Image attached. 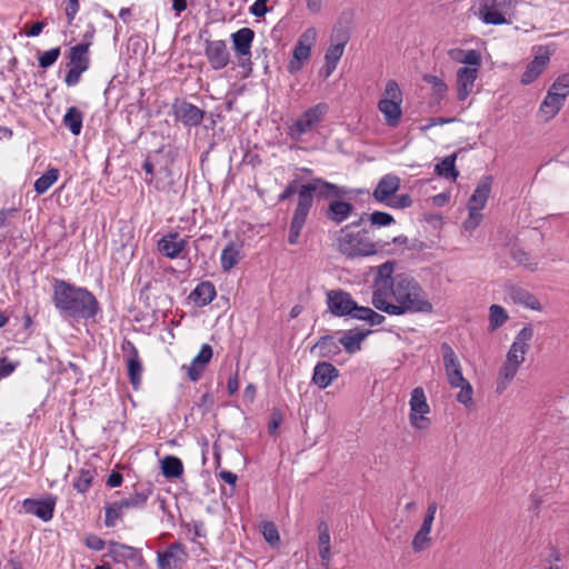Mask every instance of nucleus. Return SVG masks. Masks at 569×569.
I'll return each instance as SVG.
<instances>
[{
    "mask_svg": "<svg viewBox=\"0 0 569 569\" xmlns=\"http://www.w3.org/2000/svg\"><path fill=\"white\" fill-rule=\"evenodd\" d=\"M308 213L306 210L300 208L299 206L296 207L291 223H290V230H289V238L288 241L290 244H296L298 242L300 232L305 226L306 219L308 217Z\"/></svg>",
    "mask_w": 569,
    "mask_h": 569,
    "instance_id": "e433bc0d",
    "label": "nucleus"
},
{
    "mask_svg": "<svg viewBox=\"0 0 569 569\" xmlns=\"http://www.w3.org/2000/svg\"><path fill=\"white\" fill-rule=\"evenodd\" d=\"M328 106L318 103L306 110L300 117L288 126V134L293 140H300L303 134L310 133L322 121Z\"/></svg>",
    "mask_w": 569,
    "mask_h": 569,
    "instance_id": "6e6552de",
    "label": "nucleus"
},
{
    "mask_svg": "<svg viewBox=\"0 0 569 569\" xmlns=\"http://www.w3.org/2000/svg\"><path fill=\"white\" fill-rule=\"evenodd\" d=\"M369 220L375 226L385 227L393 222V217L383 211H375L369 216Z\"/></svg>",
    "mask_w": 569,
    "mask_h": 569,
    "instance_id": "6e6d98bb",
    "label": "nucleus"
},
{
    "mask_svg": "<svg viewBox=\"0 0 569 569\" xmlns=\"http://www.w3.org/2000/svg\"><path fill=\"white\" fill-rule=\"evenodd\" d=\"M63 124L72 134L78 136L82 128V113L76 107H70L63 117Z\"/></svg>",
    "mask_w": 569,
    "mask_h": 569,
    "instance_id": "c03bdc74",
    "label": "nucleus"
},
{
    "mask_svg": "<svg viewBox=\"0 0 569 569\" xmlns=\"http://www.w3.org/2000/svg\"><path fill=\"white\" fill-rule=\"evenodd\" d=\"M79 11V1L78 0H68L66 7V14L69 22H72L76 14Z\"/></svg>",
    "mask_w": 569,
    "mask_h": 569,
    "instance_id": "774afa93",
    "label": "nucleus"
},
{
    "mask_svg": "<svg viewBox=\"0 0 569 569\" xmlns=\"http://www.w3.org/2000/svg\"><path fill=\"white\" fill-rule=\"evenodd\" d=\"M399 189L400 178L396 174H386L379 180L372 197L378 203L386 204Z\"/></svg>",
    "mask_w": 569,
    "mask_h": 569,
    "instance_id": "dca6fc26",
    "label": "nucleus"
},
{
    "mask_svg": "<svg viewBox=\"0 0 569 569\" xmlns=\"http://www.w3.org/2000/svg\"><path fill=\"white\" fill-rule=\"evenodd\" d=\"M318 350V356L321 358L332 359L341 351L340 342L336 341L331 336L321 337L311 349Z\"/></svg>",
    "mask_w": 569,
    "mask_h": 569,
    "instance_id": "2f4dec72",
    "label": "nucleus"
},
{
    "mask_svg": "<svg viewBox=\"0 0 569 569\" xmlns=\"http://www.w3.org/2000/svg\"><path fill=\"white\" fill-rule=\"evenodd\" d=\"M506 0H483L479 9V18L487 24L501 26L507 23V19L499 11Z\"/></svg>",
    "mask_w": 569,
    "mask_h": 569,
    "instance_id": "6ab92c4d",
    "label": "nucleus"
},
{
    "mask_svg": "<svg viewBox=\"0 0 569 569\" xmlns=\"http://www.w3.org/2000/svg\"><path fill=\"white\" fill-rule=\"evenodd\" d=\"M83 71H80L79 69L70 67L69 71L67 72L64 77V82L68 87H73L79 83L80 77Z\"/></svg>",
    "mask_w": 569,
    "mask_h": 569,
    "instance_id": "69168bd1",
    "label": "nucleus"
},
{
    "mask_svg": "<svg viewBox=\"0 0 569 569\" xmlns=\"http://www.w3.org/2000/svg\"><path fill=\"white\" fill-rule=\"evenodd\" d=\"M84 543L89 549L94 550V551H100L106 546V542L100 537H98L96 535L87 536L84 539Z\"/></svg>",
    "mask_w": 569,
    "mask_h": 569,
    "instance_id": "680f3d73",
    "label": "nucleus"
},
{
    "mask_svg": "<svg viewBox=\"0 0 569 569\" xmlns=\"http://www.w3.org/2000/svg\"><path fill=\"white\" fill-rule=\"evenodd\" d=\"M423 80L427 83L432 84L433 89L439 94L443 93L447 90L446 83L442 81V79H440L437 76L427 74V76L423 77Z\"/></svg>",
    "mask_w": 569,
    "mask_h": 569,
    "instance_id": "052dcab7",
    "label": "nucleus"
},
{
    "mask_svg": "<svg viewBox=\"0 0 569 569\" xmlns=\"http://www.w3.org/2000/svg\"><path fill=\"white\" fill-rule=\"evenodd\" d=\"M481 66H463L457 71V97L465 101L472 92Z\"/></svg>",
    "mask_w": 569,
    "mask_h": 569,
    "instance_id": "4468645a",
    "label": "nucleus"
},
{
    "mask_svg": "<svg viewBox=\"0 0 569 569\" xmlns=\"http://www.w3.org/2000/svg\"><path fill=\"white\" fill-rule=\"evenodd\" d=\"M565 101L566 98H563L562 94L548 90L547 96L540 104L539 113L543 116L546 120H550L561 110Z\"/></svg>",
    "mask_w": 569,
    "mask_h": 569,
    "instance_id": "a878e982",
    "label": "nucleus"
},
{
    "mask_svg": "<svg viewBox=\"0 0 569 569\" xmlns=\"http://www.w3.org/2000/svg\"><path fill=\"white\" fill-rule=\"evenodd\" d=\"M17 213L16 209L0 210V230L9 226L10 219Z\"/></svg>",
    "mask_w": 569,
    "mask_h": 569,
    "instance_id": "338daca9",
    "label": "nucleus"
},
{
    "mask_svg": "<svg viewBox=\"0 0 569 569\" xmlns=\"http://www.w3.org/2000/svg\"><path fill=\"white\" fill-rule=\"evenodd\" d=\"M437 509V502L432 501L428 505L421 527L432 529V523L435 521Z\"/></svg>",
    "mask_w": 569,
    "mask_h": 569,
    "instance_id": "bf43d9fd",
    "label": "nucleus"
},
{
    "mask_svg": "<svg viewBox=\"0 0 569 569\" xmlns=\"http://www.w3.org/2000/svg\"><path fill=\"white\" fill-rule=\"evenodd\" d=\"M395 272V263L387 261L378 267L372 283V305L390 316L405 313H431L432 305L419 283Z\"/></svg>",
    "mask_w": 569,
    "mask_h": 569,
    "instance_id": "f257e3e1",
    "label": "nucleus"
},
{
    "mask_svg": "<svg viewBox=\"0 0 569 569\" xmlns=\"http://www.w3.org/2000/svg\"><path fill=\"white\" fill-rule=\"evenodd\" d=\"M93 475L94 470L92 469H81L73 480L74 489L80 493L87 492L91 487Z\"/></svg>",
    "mask_w": 569,
    "mask_h": 569,
    "instance_id": "de8ad7c7",
    "label": "nucleus"
},
{
    "mask_svg": "<svg viewBox=\"0 0 569 569\" xmlns=\"http://www.w3.org/2000/svg\"><path fill=\"white\" fill-rule=\"evenodd\" d=\"M565 101L566 98H563L562 94L548 90L547 96L540 104L539 113L543 116L546 120H550L561 110Z\"/></svg>",
    "mask_w": 569,
    "mask_h": 569,
    "instance_id": "bb28decb",
    "label": "nucleus"
},
{
    "mask_svg": "<svg viewBox=\"0 0 569 569\" xmlns=\"http://www.w3.org/2000/svg\"><path fill=\"white\" fill-rule=\"evenodd\" d=\"M508 297L516 305L535 311H541V305L538 299L525 288L518 286L510 287L508 289Z\"/></svg>",
    "mask_w": 569,
    "mask_h": 569,
    "instance_id": "5701e85b",
    "label": "nucleus"
},
{
    "mask_svg": "<svg viewBox=\"0 0 569 569\" xmlns=\"http://www.w3.org/2000/svg\"><path fill=\"white\" fill-rule=\"evenodd\" d=\"M311 50L308 49L307 46H299L296 43L292 58L288 64V71L290 73H296L301 70L305 62H307L310 58Z\"/></svg>",
    "mask_w": 569,
    "mask_h": 569,
    "instance_id": "79ce46f5",
    "label": "nucleus"
},
{
    "mask_svg": "<svg viewBox=\"0 0 569 569\" xmlns=\"http://www.w3.org/2000/svg\"><path fill=\"white\" fill-rule=\"evenodd\" d=\"M203 116L204 112L200 108L188 102H181L176 107L177 119L188 127L200 124L203 120Z\"/></svg>",
    "mask_w": 569,
    "mask_h": 569,
    "instance_id": "4be33fe9",
    "label": "nucleus"
},
{
    "mask_svg": "<svg viewBox=\"0 0 569 569\" xmlns=\"http://www.w3.org/2000/svg\"><path fill=\"white\" fill-rule=\"evenodd\" d=\"M548 90L562 94L567 99L569 96V73L560 74Z\"/></svg>",
    "mask_w": 569,
    "mask_h": 569,
    "instance_id": "3c124183",
    "label": "nucleus"
},
{
    "mask_svg": "<svg viewBox=\"0 0 569 569\" xmlns=\"http://www.w3.org/2000/svg\"><path fill=\"white\" fill-rule=\"evenodd\" d=\"M89 44L79 43L70 49V67L86 71L89 68Z\"/></svg>",
    "mask_w": 569,
    "mask_h": 569,
    "instance_id": "72a5a7b5",
    "label": "nucleus"
},
{
    "mask_svg": "<svg viewBox=\"0 0 569 569\" xmlns=\"http://www.w3.org/2000/svg\"><path fill=\"white\" fill-rule=\"evenodd\" d=\"M317 38V31L315 28H308L299 38L297 44L307 46L311 50Z\"/></svg>",
    "mask_w": 569,
    "mask_h": 569,
    "instance_id": "13d9d810",
    "label": "nucleus"
},
{
    "mask_svg": "<svg viewBox=\"0 0 569 569\" xmlns=\"http://www.w3.org/2000/svg\"><path fill=\"white\" fill-rule=\"evenodd\" d=\"M187 246V240L177 232H170L158 241V250L167 258L174 259L180 256Z\"/></svg>",
    "mask_w": 569,
    "mask_h": 569,
    "instance_id": "aec40b11",
    "label": "nucleus"
},
{
    "mask_svg": "<svg viewBox=\"0 0 569 569\" xmlns=\"http://www.w3.org/2000/svg\"><path fill=\"white\" fill-rule=\"evenodd\" d=\"M216 288L209 282L199 283L191 293L194 302L199 306H207L216 298Z\"/></svg>",
    "mask_w": 569,
    "mask_h": 569,
    "instance_id": "4c0bfd02",
    "label": "nucleus"
},
{
    "mask_svg": "<svg viewBox=\"0 0 569 569\" xmlns=\"http://www.w3.org/2000/svg\"><path fill=\"white\" fill-rule=\"evenodd\" d=\"M468 218L463 221L462 226L467 231H473L481 222L482 214L480 211L473 212L471 209H468Z\"/></svg>",
    "mask_w": 569,
    "mask_h": 569,
    "instance_id": "4d7b16f0",
    "label": "nucleus"
},
{
    "mask_svg": "<svg viewBox=\"0 0 569 569\" xmlns=\"http://www.w3.org/2000/svg\"><path fill=\"white\" fill-rule=\"evenodd\" d=\"M253 37L254 32L250 28H241L232 33V43L236 52L240 56H250Z\"/></svg>",
    "mask_w": 569,
    "mask_h": 569,
    "instance_id": "c756f323",
    "label": "nucleus"
},
{
    "mask_svg": "<svg viewBox=\"0 0 569 569\" xmlns=\"http://www.w3.org/2000/svg\"><path fill=\"white\" fill-rule=\"evenodd\" d=\"M18 362H10L7 358L0 359V380L10 376L17 368Z\"/></svg>",
    "mask_w": 569,
    "mask_h": 569,
    "instance_id": "0e129e2a",
    "label": "nucleus"
},
{
    "mask_svg": "<svg viewBox=\"0 0 569 569\" xmlns=\"http://www.w3.org/2000/svg\"><path fill=\"white\" fill-rule=\"evenodd\" d=\"M327 306L329 311L336 317L351 316L356 301L351 295L345 290H330L327 292Z\"/></svg>",
    "mask_w": 569,
    "mask_h": 569,
    "instance_id": "f8f14e48",
    "label": "nucleus"
},
{
    "mask_svg": "<svg viewBox=\"0 0 569 569\" xmlns=\"http://www.w3.org/2000/svg\"><path fill=\"white\" fill-rule=\"evenodd\" d=\"M108 555L118 562L134 560L138 556V549L120 542L110 541Z\"/></svg>",
    "mask_w": 569,
    "mask_h": 569,
    "instance_id": "f704fd0d",
    "label": "nucleus"
},
{
    "mask_svg": "<svg viewBox=\"0 0 569 569\" xmlns=\"http://www.w3.org/2000/svg\"><path fill=\"white\" fill-rule=\"evenodd\" d=\"M448 54L453 61L463 63L465 66H481L482 63L481 53L475 49L465 50L455 48L450 49Z\"/></svg>",
    "mask_w": 569,
    "mask_h": 569,
    "instance_id": "7c9ffc66",
    "label": "nucleus"
},
{
    "mask_svg": "<svg viewBox=\"0 0 569 569\" xmlns=\"http://www.w3.org/2000/svg\"><path fill=\"white\" fill-rule=\"evenodd\" d=\"M212 356L213 351L211 346L204 343L201 346L199 353L192 359L190 365L182 366L181 369L186 371L189 380L196 382L202 377L207 366L212 359Z\"/></svg>",
    "mask_w": 569,
    "mask_h": 569,
    "instance_id": "ddd939ff",
    "label": "nucleus"
},
{
    "mask_svg": "<svg viewBox=\"0 0 569 569\" xmlns=\"http://www.w3.org/2000/svg\"><path fill=\"white\" fill-rule=\"evenodd\" d=\"M56 500L57 499L51 496L41 500L26 499L23 507L27 512L36 515L43 521H49L53 517Z\"/></svg>",
    "mask_w": 569,
    "mask_h": 569,
    "instance_id": "f3484780",
    "label": "nucleus"
},
{
    "mask_svg": "<svg viewBox=\"0 0 569 569\" xmlns=\"http://www.w3.org/2000/svg\"><path fill=\"white\" fill-rule=\"evenodd\" d=\"M59 178V170L56 168L49 169L34 182V190L38 194L46 193Z\"/></svg>",
    "mask_w": 569,
    "mask_h": 569,
    "instance_id": "a18cd8bd",
    "label": "nucleus"
},
{
    "mask_svg": "<svg viewBox=\"0 0 569 569\" xmlns=\"http://www.w3.org/2000/svg\"><path fill=\"white\" fill-rule=\"evenodd\" d=\"M188 552L180 542L171 543L166 551L157 553V566L159 569H182L187 562Z\"/></svg>",
    "mask_w": 569,
    "mask_h": 569,
    "instance_id": "9b49d317",
    "label": "nucleus"
},
{
    "mask_svg": "<svg viewBox=\"0 0 569 569\" xmlns=\"http://www.w3.org/2000/svg\"><path fill=\"white\" fill-rule=\"evenodd\" d=\"M262 533H263L264 539L270 545H276L280 541V536H279L278 529L274 526V523H272V522L263 523Z\"/></svg>",
    "mask_w": 569,
    "mask_h": 569,
    "instance_id": "5fc2aeb1",
    "label": "nucleus"
},
{
    "mask_svg": "<svg viewBox=\"0 0 569 569\" xmlns=\"http://www.w3.org/2000/svg\"><path fill=\"white\" fill-rule=\"evenodd\" d=\"M353 206L347 201L333 200L330 202L327 218L336 223H341L350 216Z\"/></svg>",
    "mask_w": 569,
    "mask_h": 569,
    "instance_id": "473e14b6",
    "label": "nucleus"
},
{
    "mask_svg": "<svg viewBox=\"0 0 569 569\" xmlns=\"http://www.w3.org/2000/svg\"><path fill=\"white\" fill-rule=\"evenodd\" d=\"M318 549H319V556L321 559L322 566L328 569L330 567L331 561V545H330V533L328 525L325 521H321L318 525Z\"/></svg>",
    "mask_w": 569,
    "mask_h": 569,
    "instance_id": "cd10ccee",
    "label": "nucleus"
},
{
    "mask_svg": "<svg viewBox=\"0 0 569 569\" xmlns=\"http://www.w3.org/2000/svg\"><path fill=\"white\" fill-rule=\"evenodd\" d=\"M52 300L61 313L73 319L93 318L99 310L98 301L91 292L63 280L54 281Z\"/></svg>",
    "mask_w": 569,
    "mask_h": 569,
    "instance_id": "f03ea898",
    "label": "nucleus"
},
{
    "mask_svg": "<svg viewBox=\"0 0 569 569\" xmlns=\"http://www.w3.org/2000/svg\"><path fill=\"white\" fill-rule=\"evenodd\" d=\"M508 320L507 311L499 305L489 308V328L495 331Z\"/></svg>",
    "mask_w": 569,
    "mask_h": 569,
    "instance_id": "49530a36",
    "label": "nucleus"
},
{
    "mask_svg": "<svg viewBox=\"0 0 569 569\" xmlns=\"http://www.w3.org/2000/svg\"><path fill=\"white\" fill-rule=\"evenodd\" d=\"M410 423L417 429H425L429 425L426 415L429 413L430 407L427 402L425 391L421 387H417L411 391L410 397Z\"/></svg>",
    "mask_w": 569,
    "mask_h": 569,
    "instance_id": "9d476101",
    "label": "nucleus"
},
{
    "mask_svg": "<svg viewBox=\"0 0 569 569\" xmlns=\"http://www.w3.org/2000/svg\"><path fill=\"white\" fill-rule=\"evenodd\" d=\"M442 355L449 385L452 388H460L457 400L460 403L468 405L472 400L473 391L469 381L462 376L461 366L455 351L450 346L445 343L442 345Z\"/></svg>",
    "mask_w": 569,
    "mask_h": 569,
    "instance_id": "20e7f679",
    "label": "nucleus"
},
{
    "mask_svg": "<svg viewBox=\"0 0 569 569\" xmlns=\"http://www.w3.org/2000/svg\"><path fill=\"white\" fill-rule=\"evenodd\" d=\"M532 337V327L529 325L525 326L516 336L515 341L508 350L506 360L503 362L520 368V366L525 362V357L530 348V341Z\"/></svg>",
    "mask_w": 569,
    "mask_h": 569,
    "instance_id": "1a4fd4ad",
    "label": "nucleus"
},
{
    "mask_svg": "<svg viewBox=\"0 0 569 569\" xmlns=\"http://www.w3.org/2000/svg\"><path fill=\"white\" fill-rule=\"evenodd\" d=\"M371 311V308L358 306V303L356 302L355 309H352L350 317L357 320L368 321Z\"/></svg>",
    "mask_w": 569,
    "mask_h": 569,
    "instance_id": "e2e57ef3",
    "label": "nucleus"
},
{
    "mask_svg": "<svg viewBox=\"0 0 569 569\" xmlns=\"http://www.w3.org/2000/svg\"><path fill=\"white\" fill-rule=\"evenodd\" d=\"M204 54L214 70L223 69L229 63L230 56L223 40H208Z\"/></svg>",
    "mask_w": 569,
    "mask_h": 569,
    "instance_id": "2eb2a0df",
    "label": "nucleus"
},
{
    "mask_svg": "<svg viewBox=\"0 0 569 569\" xmlns=\"http://www.w3.org/2000/svg\"><path fill=\"white\" fill-rule=\"evenodd\" d=\"M369 333V330H348L342 333L339 342L348 353L353 355L361 349V345Z\"/></svg>",
    "mask_w": 569,
    "mask_h": 569,
    "instance_id": "c85d7f7f",
    "label": "nucleus"
},
{
    "mask_svg": "<svg viewBox=\"0 0 569 569\" xmlns=\"http://www.w3.org/2000/svg\"><path fill=\"white\" fill-rule=\"evenodd\" d=\"M511 257L519 266H522L531 271L537 269L538 262L522 249H513L511 252Z\"/></svg>",
    "mask_w": 569,
    "mask_h": 569,
    "instance_id": "8fccbe9b",
    "label": "nucleus"
},
{
    "mask_svg": "<svg viewBox=\"0 0 569 569\" xmlns=\"http://www.w3.org/2000/svg\"><path fill=\"white\" fill-rule=\"evenodd\" d=\"M240 259V248L234 242H229L221 252V267L224 271H230Z\"/></svg>",
    "mask_w": 569,
    "mask_h": 569,
    "instance_id": "58836bf2",
    "label": "nucleus"
},
{
    "mask_svg": "<svg viewBox=\"0 0 569 569\" xmlns=\"http://www.w3.org/2000/svg\"><path fill=\"white\" fill-rule=\"evenodd\" d=\"M430 532H431V529L425 528V527H420V529L417 531V533L415 535V537L412 539V549L416 552H420L428 547V545L431 540Z\"/></svg>",
    "mask_w": 569,
    "mask_h": 569,
    "instance_id": "09e8293b",
    "label": "nucleus"
},
{
    "mask_svg": "<svg viewBox=\"0 0 569 569\" xmlns=\"http://www.w3.org/2000/svg\"><path fill=\"white\" fill-rule=\"evenodd\" d=\"M319 198H338L341 197L345 191L337 184L325 181L320 178L311 180L309 183L302 184L298 191V203L300 208L307 212L310 211L313 203V194Z\"/></svg>",
    "mask_w": 569,
    "mask_h": 569,
    "instance_id": "39448f33",
    "label": "nucleus"
},
{
    "mask_svg": "<svg viewBox=\"0 0 569 569\" xmlns=\"http://www.w3.org/2000/svg\"><path fill=\"white\" fill-rule=\"evenodd\" d=\"M518 370L519 368L515 366L507 365L506 362L502 363L496 381V391L498 393H502L509 387Z\"/></svg>",
    "mask_w": 569,
    "mask_h": 569,
    "instance_id": "a19ab883",
    "label": "nucleus"
},
{
    "mask_svg": "<svg viewBox=\"0 0 569 569\" xmlns=\"http://www.w3.org/2000/svg\"><path fill=\"white\" fill-rule=\"evenodd\" d=\"M339 377V370L330 362L323 361L316 365L312 382L320 389H326Z\"/></svg>",
    "mask_w": 569,
    "mask_h": 569,
    "instance_id": "412c9836",
    "label": "nucleus"
},
{
    "mask_svg": "<svg viewBox=\"0 0 569 569\" xmlns=\"http://www.w3.org/2000/svg\"><path fill=\"white\" fill-rule=\"evenodd\" d=\"M412 203V200L409 194H393L389 201L385 204L387 207H390L392 209H405L410 207Z\"/></svg>",
    "mask_w": 569,
    "mask_h": 569,
    "instance_id": "864d4df0",
    "label": "nucleus"
},
{
    "mask_svg": "<svg viewBox=\"0 0 569 569\" xmlns=\"http://www.w3.org/2000/svg\"><path fill=\"white\" fill-rule=\"evenodd\" d=\"M456 159L457 154L452 153L443 158L439 163L435 166V172L440 176L451 180H456L459 176L458 170L456 169Z\"/></svg>",
    "mask_w": 569,
    "mask_h": 569,
    "instance_id": "ea45409f",
    "label": "nucleus"
},
{
    "mask_svg": "<svg viewBox=\"0 0 569 569\" xmlns=\"http://www.w3.org/2000/svg\"><path fill=\"white\" fill-rule=\"evenodd\" d=\"M402 92L396 80H388L381 100L378 103L379 111L383 114L389 127H397L400 122L402 110Z\"/></svg>",
    "mask_w": 569,
    "mask_h": 569,
    "instance_id": "423d86ee",
    "label": "nucleus"
},
{
    "mask_svg": "<svg viewBox=\"0 0 569 569\" xmlns=\"http://www.w3.org/2000/svg\"><path fill=\"white\" fill-rule=\"evenodd\" d=\"M152 495L150 487L137 491L134 495L114 501L106 507L104 525L107 527H114L117 520L129 509H141L147 505L149 497Z\"/></svg>",
    "mask_w": 569,
    "mask_h": 569,
    "instance_id": "0eeeda50",
    "label": "nucleus"
},
{
    "mask_svg": "<svg viewBox=\"0 0 569 569\" xmlns=\"http://www.w3.org/2000/svg\"><path fill=\"white\" fill-rule=\"evenodd\" d=\"M338 251L348 258L368 257L377 253V244L362 231L346 226L336 233Z\"/></svg>",
    "mask_w": 569,
    "mask_h": 569,
    "instance_id": "7ed1b4c3",
    "label": "nucleus"
},
{
    "mask_svg": "<svg viewBox=\"0 0 569 569\" xmlns=\"http://www.w3.org/2000/svg\"><path fill=\"white\" fill-rule=\"evenodd\" d=\"M346 46V40L340 41L338 43H331L326 51L325 60H326V77L331 76V73L336 70L338 61L343 54Z\"/></svg>",
    "mask_w": 569,
    "mask_h": 569,
    "instance_id": "c9c22d12",
    "label": "nucleus"
},
{
    "mask_svg": "<svg viewBox=\"0 0 569 569\" xmlns=\"http://www.w3.org/2000/svg\"><path fill=\"white\" fill-rule=\"evenodd\" d=\"M549 61L550 56L548 52L535 56L521 76V83L526 86L532 83L543 72Z\"/></svg>",
    "mask_w": 569,
    "mask_h": 569,
    "instance_id": "b1692460",
    "label": "nucleus"
},
{
    "mask_svg": "<svg viewBox=\"0 0 569 569\" xmlns=\"http://www.w3.org/2000/svg\"><path fill=\"white\" fill-rule=\"evenodd\" d=\"M60 56V48H52L48 51H44L42 54H40L38 61L39 66L43 69H47L51 67L59 58Z\"/></svg>",
    "mask_w": 569,
    "mask_h": 569,
    "instance_id": "603ef678",
    "label": "nucleus"
},
{
    "mask_svg": "<svg viewBox=\"0 0 569 569\" xmlns=\"http://www.w3.org/2000/svg\"><path fill=\"white\" fill-rule=\"evenodd\" d=\"M492 187V177L486 176L483 177L477 184L473 193L471 194L468 201V209H471L473 212L481 211L488 201V198L491 192Z\"/></svg>",
    "mask_w": 569,
    "mask_h": 569,
    "instance_id": "a211bd4d",
    "label": "nucleus"
},
{
    "mask_svg": "<svg viewBox=\"0 0 569 569\" xmlns=\"http://www.w3.org/2000/svg\"><path fill=\"white\" fill-rule=\"evenodd\" d=\"M162 475L167 478H178L183 472V466L179 458L173 456H167L161 461Z\"/></svg>",
    "mask_w": 569,
    "mask_h": 569,
    "instance_id": "37998d69",
    "label": "nucleus"
},
{
    "mask_svg": "<svg viewBox=\"0 0 569 569\" xmlns=\"http://www.w3.org/2000/svg\"><path fill=\"white\" fill-rule=\"evenodd\" d=\"M123 350L129 352L127 359L128 375L131 383L134 388H137V386L140 383L142 373V365L139 359L138 350L130 341H127L126 346H123Z\"/></svg>",
    "mask_w": 569,
    "mask_h": 569,
    "instance_id": "393cba45",
    "label": "nucleus"
}]
</instances>
